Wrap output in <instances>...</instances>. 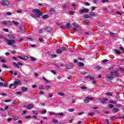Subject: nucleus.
<instances>
[{
  "label": "nucleus",
  "mask_w": 124,
  "mask_h": 124,
  "mask_svg": "<svg viewBox=\"0 0 124 124\" xmlns=\"http://www.w3.org/2000/svg\"><path fill=\"white\" fill-rule=\"evenodd\" d=\"M32 12H33V13H37V15H34L33 14L31 15V17H32L33 18H39L41 16H43V14L40 12V10L38 9H33L32 10Z\"/></svg>",
  "instance_id": "f257e3e1"
},
{
  "label": "nucleus",
  "mask_w": 124,
  "mask_h": 124,
  "mask_svg": "<svg viewBox=\"0 0 124 124\" xmlns=\"http://www.w3.org/2000/svg\"><path fill=\"white\" fill-rule=\"evenodd\" d=\"M5 40L7 41V44L8 45H13V44H16V42L14 39H7L5 38Z\"/></svg>",
  "instance_id": "f03ea898"
},
{
  "label": "nucleus",
  "mask_w": 124,
  "mask_h": 124,
  "mask_svg": "<svg viewBox=\"0 0 124 124\" xmlns=\"http://www.w3.org/2000/svg\"><path fill=\"white\" fill-rule=\"evenodd\" d=\"M66 50H67V49H66V48L63 47H61V48L56 49V53H57V54H62V52H63L64 51H66Z\"/></svg>",
  "instance_id": "7ed1b4c3"
},
{
  "label": "nucleus",
  "mask_w": 124,
  "mask_h": 124,
  "mask_svg": "<svg viewBox=\"0 0 124 124\" xmlns=\"http://www.w3.org/2000/svg\"><path fill=\"white\" fill-rule=\"evenodd\" d=\"M92 100H93V98L91 97H86L83 101L84 103H89V102H90V101H92Z\"/></svg>",
  "instance_id": "20e7f679"
},
{
  "label": "nucleus",
  "mask_w": 124,
  "mask_h": 124,
  "mask_svg": "<svg viewBox=\"0 0 124 124\" xmlns=\"http://www.w3.org/2000/svg\"><path fill=\"white\" fill-rule=\"evenodd\" d=\"M14 83L15 84L14 86L17 87V86L21 85V84H22V81L20 79H17L16 80L14 81Z\"/></svg>",
  "instance_id": "39448f33"
},
{
  "label": "nucleus",
  "mask_w": 124,
  "mask_h": 124,
  "mask_svg": "<svg viewBox=\"0 0 124 124\" xmlns=\"http://www.w3.org/2000/svg\"><path fill=\"white\" fill-rule=\"evenodd\" d=\"M9 1L7 0H3L0 2V5L3 6L9 5Z\"/></svg>",
  "instance_id": "423d86ee"
},
{
  "label": "nucleus",
  "mask_w": 124,
  "mask_h": 124,
  "mask_svg": "<svg viewBox=\"0 0 124 124\" xmlns=\"http://www.w3.org/2000/svg\"><path fill=\"white\" fill-rule=\"evenodd\" d=\"M13 65H14L15 67H16V68H20V66L19 65H23V64L22 63L18 62L17 63L14 62L13 63Z\"/></svg>",
  "instance_id": "0eeeda50"
},
{
  "label": "nucleus",
  "mask_w": 124,
  "mask_h": 124,
  "mask_svg": "<svg viewBox=\"0 0 124 124\" xmlns=\"http://www.w3.org/2000/svg\"><path fill=\"white\" fill-rule=\"evenodd\" d=\"M79 13L82 14L83 13H88L89 12V9L87 8L82 9L79 10Z\"/></svg>",
  "instance_id": "6e6552de"
},
{
  "label": "nucleus",
  "mask_w": 124,
  "mask_h": 124,
  "mask_svg": "<svg viewBox=\"0 0 124 124\" xmlns=\"http://www.w3.org/2000/svg\"><path fill=\"white\" fill-rule=\"evenodd\" d=\"M72 25L75 27V28H73V30H74L75 31H77V28H78V24H77V23L76 22H73L72 23Z\"/></svg>",
  "instance_id": "1a4fd4ad"
},
{
  "label": "nucleus",
  "mask_w": 124,
  "mask_h": 124,
  "mask_svg": "<svg viewBox=\"0 0 124 124\" xmlns=\"http://www.w3.org/2000/svg\"><path fill=\"white\" fill-rule=\"evenodd\" d=\"M108 100V98H104L102 100H101V102L102 104H106V101Z\"/></svg>",
  "instance_id": "9d476101"
},
{
  "label": "nucleus",
  "mask_w": 124,
  "mask_h": 124,
  "mask_svg": "<svg viewBox=\"0 0 124 124\" xmlns=\"http://www.w3.org/2000/svg\"><path fill=\"white\" fill-rule=\"evenodd\" d=\"M119 111H120V109L116 108H113L111 110V112H112V113H117Z\"/></svg>",
  "instance_id": "9b49d317"
},
{
  "label": "nucleus",
  "mask_w": 124,
  "mask_h": 124,
  "mask_svg": "<svg viewBox=\"0 0 124 124\" xmlns=\"http://www.w3.org/2000/svg\"><path fill=\"white\" fill-rule=\"evenodd\" d=\"M2 23L4 24V25H8L9 26L11 25V22L8 21H3Z\"/></svg>",
  "instance_id": "f8f14e48"
},
{
  "label": "nucleus",
  "mask_w": 124,
  "mask_h": 124,
  "mask_svg": "<svg viewBox=\"0 0 124 124\" xmlns=\"http://www.w3.org/2000/svg\"><path fill=\"white\" fill-rule=\"evenodd\" d=\"M71 26H72V24L70 23H67L65 25V27L67 29H70L71 28Z\"/></svg>",
  "instance_id": "ddd939ff"
},
{
  "label": "nucleus",
  "mask_w": 124,
  "mask_h": 124,
  "mask_svg": "<svg viewBox=\"0 0 124 124\" xmlns=\"http://www.w3.org/2000/svg\"><path fill=\"white\" fill-rule=\"evenodd\" d=\"M114 74L115 77H119L120 76V74L118 73V70H115L114 71Z\"/></svg>",
  "instance_id": "4468645a"
},
{
  "label": "nucleus",
  "mask_w": 124,
  "mask_h": 124,
  "mask_svg": "<svg viewBox=\"0 0 124 124\" xmlns=\"http://www.w3.org/2000/svg\"><path fill=\"white\" fill-rule=\"evenodd\" d=\"M90 16H91L92 17H94L95 16V13L94 12L91 11L89 13Z\"/></svg>",
  "instance_id": "2eb2a0df"
},
{
  "label": "nucleus",
  "mask_w": 124,
  "mask_h": 124,
  "mask_svg": "<svg viewBox=\"0 0 124 124\" xmlns=\"http://www.w3.org/2000/svg\"><path fill=\"white\" fill-rule=\"evenodd\" d=\"M78 65L80 67H82L83 66H85V64L83 63V62H79L78 63Z\"/></svg>",
  "instance_id": "dca6fc26"
},
{
  "label": "nucleus",
  "mask_w": 124,
  "mask_h": 124,
  "mask_svg": "<svg viewBox=\"0 0 124 124\" xmlns=\"http://www.w3.org/2000/svg\"><path fill=\"white\" fill-rule=\"evenodd\" d=\"M106 78H107V79H108V80H113V79H114V77L109 76L108 75L106 76Z\"/></svg>",
  "instance_id": "f3484780"
},
{
  "label": "nucleus",
  "mask_w": 124,
  "mask_h": 124,
  "mask_svg": "<svg viewBox=\"0 0 124 124\" xmlns=\"http://www.w3.org/2000/svg\"><path fill=\"white\" fill-rule=\"evenodd\" d=\"M33 108V105L31 104L28 105L26 107V108H28V109H32Z\"/></svg>",
  "instance_id": "a211bd4d"
},
{
  "label": "nucleus",
  "mask_w": 124,
  "mask_h": 124,
  "mask_svg": "<svg viewBox=\"0 0 124 124\" xmlns=\"http://www.w3.org/2000/svg\"><path fill=\"white\" fill-rule=\"evenodd\" d=\"M14 85H15V83H14V84H13V83L10 84V85H9V88H10V89H11V88H12V87H13V88H14V89H16V88H17V87H15V86H14Z\"/></svg>",
  "instance_id": "6ab92c4d"
},
{
  "label": "nucleus",
  "mask_w": 124,
  "mask_h": 124,
  "mask_svg": "<svg viewBox=\"0 0 124 124\" xmlns=\"http://www.w3.org/2000/svg\"><path fill=\"white\" fill-rule=\"evenodd\" d=\"M115 54H117V55H121L122 54V52L120 51L119 50L115 49Z\"/></svg>",
  "instance_id": "aec40b11"
},
{
  "label": "nucleus",
  "mask_w": 124,
  "mask_h": 124,
  "mask_svg": "<svg viewBox=\"0 0 124 124\" xmlns=\"http://www.w3.org/2000/svg\"><path fill=\"white\" fill-rule=\"evenodd\" d=\"M10 39H14L15 38V36H14V35H12V34H9L8 35Z\"/></svg>",
  "instance_id": "412c9836"
},
{
  "label": "nucleus",
  "mask_w": 124,
  "mask_h": 124,
  "mask_svg": "<svg viewBox=\"0 0 124 124\" xmlns=\"http://www.w3.org/2000/svg\"><path fill=\"white\" fill-rule=\"evenodd\" d=\"M21 91L22 92H26V91H28V89L27 88V87H22L21 88Z\"/></svg>",
  "instance_id": "4be33fe9"
},
{
  "label": "nucleus",
  "mask_w": 124,
  "mask_h": 124,
  "mask_svg": "<svg viewBox=\"0 0 124 124\" xmlns=\"http://www.w3.org/2000/svg\"><path fill=\"white\" fill-rule=\"evenodd\" d=\"M87 78H88L89 79H90V80H94V77H91L90 75H88L87 76Z\"/></svg>",
  "instance_id": "5701e85b"
},
{
  "label": "nucleus",
  "mask_w": 124,
  "mask_h": 124,
  "mask_svg": "<svg viewBox=\"0 0 124 124\" xmlns=\"http://www.w3.org/2000/svg\"><path fill=\"white\" fill-rule=\"evenodd\" d=\"M107 95H108V96H112L113 95V94L112 93V92H108L105 93Z\"/></svg>",
  "instance_id": "b1692460"
},
{
  "label": "nucleus",
  "mask_w": 124,
  "mask_h": 124,
  "mask_svg": "<svg viewBox=\"0 0 124 124\" xmlns=\"http://www.w3.org/2000/svg\"><path fill=\"white\" fill-rule=\"evenodd\" d=\"M30 59L32 62H35L36 61V59H35L34 57L31 56Z\"/></svg>",
  "instance_id": "393cba45"
},
{
  "label": "nucleus",
  "mask_w": 124,
  "mask_h": 124,
  "mask_svg": "<svg viewBox=\"0 0 124 124\" xmlns=\"http://www.w3.org/2000/svg\"><path fill=\"white\" fill-rule=\"evenodd\" d=\"M73 66H71L70 65H66V66L65 67V69H69L70 67H72Z\"/></svg>",
  "instance_id": "a878e982"
},
{
  "label": "nucleus",
  "mask_w": 124,
  "mask_h": 124,
  "mask_svg": "<svg viewBox=\"0 0 124 124\" xmlns=\"http://www.w3.org/2000/svg\"><path fill=\"white\" fill-rule=\"evenodd\" d=\"M12 23L13 24H14V25H15L16 26H18V25H19V23H18V22H15V21L14 20L12 21Z\"/></svg>",
  "instance_id": "bb28decb"
},
{
  "label": "nucleus",
  "mask_w": 124,
  "mask_h": 124,
  "mask_svg": "<svg viewBox=\"0 0 124 124\" xmlns=\"http://www.w3.org/2000/svg\"><path fill=\"white\" fill-rule=\"evenodd\" d=\"M109 34H110L111 36H116L117 35L116 33H113L112 32H110Z\"/></svg>",
  "instance_id": "cd10ccee"
},
{
  "label": "nucleus",
  "mask_w": 124,
  "mask_h": 124,
  "mask_svg": "<svg viewBox=\"0 0 124 124\" xmlns=\"http://www.w3.org/2000/svg\"><path fill=\"white\" fill-rule=\"evenodd\" d=\"M47 18H49V16H48V15H45L43 16V19H47Z\"/></svg>",
  "instance_id": "c85d7f7f"
},
{
  "label": "nucleus",
  "mask_w": 124,
  "mask_h": 124,
  "mask_svg": "<svg viewBox=\"0 0 124 124\" xmlns=\"http://www.w3.org/2000/svg\"><path fill=\"white\" fill-rule=\"evenodd\" d=\"M46 112H47V110H46V109L44 110H42V111H41V114L42 115H43V114H46Z\"/></svg>",
  "instance_id": "c756f323"
},
{
  "label": "nucleus",
  "mask_w": 124,
  "mask_h": 124,
  "mask_svg": "<svg viewBox=\"0 0 124 124\" xmlns=\"http://www.w3.org/2000/svg\"><path fill=\"white\" fill-rule=\"evenodd\" d=\"M110 118L111 121H115V120H116V117H115V116H112Z\"/></svg>",
  "instance_id": "7c9ffc66"
},
{
  "label": "nucleus",
  "mask_w": 124,
  "mask_h": 124,
  "mask_svg": "<svg viewBox=\"0 0 124 124\" xmlns=\"http://www.w3.org/2000/svg\"><path fill=\"white\" fill-rule=\"evenodd\" d=\"M84 5L85 6H89L91 5V4H90V3H89L88 2H84Z\"/></svg>",
  "instance_id": "2f4dec72"
},
{
  "label": "nucleus",
  "mask_w": 124,
  "mask_h": 124,
  "mask_svg": "<svg viewBox=\"0 0 124 124\" xmlns=\"http://www.w3.org/2000/svg\"><path fill=\"white\" fill-rule=\"evenodd\" d=\"M66 7H67V5L66 4H63V6H62V8L63 9H65Z\"/></svg>",
  "instance_id": "473e14b6"
},
{
  "label": "nucleus",
  "mask_w": 124,
  "mask_h": 124,
  "mask_svg": "<svg viewBox=\"0 0 124 124\" xmlns=\"http://www.w3.org/2000/svg\"><path fill=\"white\" fill-rule=\"evenodd\" d=\"M58 94H59V95H61V96H63V95H64V93H62V92H59L58 93Z\"/></svg>",
  "instance_id": "72a5a7b5"
},
{
  "label": "nucleus",
  "mask_w": 124,
  "mask_h": 124,
  "mask_svg": "<svg viewBox=\"0 0 124 124\" xmlns=\"http://www.w3.org/2000/svg\"><path fill=\"white\" fill-rule=\"evenodd\" d=\"M83 17L84 18H90V16H89L88 15H83Z\"/></svg>",
  "instance_id": "f704fd0d"
},
{
  "label": "nucleus",
  "mask_w": 124,
  "mask_h": 124,
  "mask_svg": "<svg viewBox=\"0 0 124 124\" xmlns=\"http://www.w3.org/2000/svg\"><path fill=\"white\" fill-rule=\"evenodd\" d=\"M67 111H69V112H73L74 111V108H68L67 109Z\"/></svg>",
  "instance_id": "c9c22d12"
},
{
  "label": "nucleus",
  "mask_w": 124,
  "mask_h": 124,
  "mask_svg": "<svg viewBox=\"0 0 124 124\" xmlns=\"http://www.w3.org/2000/svg\"><path fill=\"white\" fill-rule=\"evenodd\" d=\"M109 108H114V105L109 104L108 105Z\"/></svg>",
  "instance_id": "e433bc0d"
},
{
  "label": "nucleus",
  "mask_w": 124,
  "mask_h": 124,
  "mask_svg": "<svg viewBox=\"0 0 124 124\" xmlns=\"http://www.w3.org/2000/svg\"><path fill=\"white\" fill-rule=\"evenodd\" d=\"M108 62V60L107 59H104L102 61V62H103V63H105V62Z\"/></svg>",
  "instance_id": "4c0bfd02"
},
{
  "label": "nucleus",
  "mask_w": 124,
  "mask_h": 124,
  "mask_svg": "<svg viewBox=\"0 0 124 124\" xmlns=\"http://www.w3.org/2000/svg\"><path fill=\"white\" fill-rule=\"evenodd\" d=\"M45 31H51V29H49V28H46L45 29Z\"/></svg>",
  "instance_id": "58836bf2"
},
{
  "label": "nucleus",
  "mask_w": 124,
  "mask_h": 124,
  "mask_svg": "<svg viewBox=\"0 0 124 124\" xmlns=\"http://www.w3.org/2000/svg\"><path fill=\"white\" fill-rule=\"evenodd\" d=\"M49 11L50 12H51V13H53V14L55 13V10H54L53 9H50L49 10Z\"/></svg>",
  "instance_id": "ea45409f"
},
{
  "label": "nucleus",
  "mask_w": 124,
  "mask_h": 124,
  "mask_svg": "<svg viewBox=\"0 0 124 124\" xmlns=\"http://www.w3.org/2000/svg\"><path fill=\"white\" fill-rule=\"evenodd\" d=\"M78 60L79 61H81V62H83V61L85 60V59H83V58H82L81 57H78Z\"/></svg>",
  "instance_id": "a19ab883"
},
{
  "label": "nucleus",
  "mask_w": 124,
  "mask_h": 124,
  "mask_svg": "<svg viewBox=\"0 0 124 124\" xmlns=\"http://www.w3.org/2000/svg\"><path fill=\"white\" fill-rule=\"evenodd\" d=\"M0 38L1 39H5V38H5V37H4L3 35H0Z\"/></svg>",
  "instance_id": "79ce46f5"
},
{
  "label": "nucleus",
  "mask_w": 124,
  "mask_h": 124,
  "mask_svg": "<svg viewBox=\"0 0 124 124\" xmlns=\"http://www.w3.org/2000/svg\"><path fill=\"white\" fill-rule=\"evenodd\" d=\"M53 123H54V124H58V121L57 120V119H53L52 120Z\"/></svg>",
  "instance_id": "37998d69"
},
{
  "label": "nucleus",
  "mask_w": 124,
  "mask_h": 124,
  "mask_svg": "<svg viewBox=\"0 0 124 124\" xmlns=\"http://www.w3.org/2000/svg\"><path fill=\"white\" fill-rule=\"evenodd\" d=\"M70 15H73L74 14V12L73 11H71L69 12Z\"/></svg>",
  "instance_id": "c03bdc74"
},
{
  "label": "nucleus",
  "mask_w": 124,
  "mask_h": 124,
  "mask_svg": "<svg viewBox=\"0 0 124 124\" xmlns=\"http://www.w3.org/2000/svg\"><path fill=\"white\" fill-rule=\"evenodd\" d=\"M88 115L89 116H93V115H94V112H90V113H88Z\"/></svg>",
  "instance_id": "a18cd8bd"
},
{
  "label": "nucleus",
  "mask_w": 124,
  "mask_h": 124,
  "mask_svg": "<svg viewBox=\"0 0 124 124\" xmlns=\"http://www.w3.org/2000/svg\"><path fill=\"white\" fill-rule=\"evenodd\" d=\"M43 79L44 80V81H46V83H48V79H46L45 77H43Z\"/></svg>",
  "instance_id": "49530a36"
},
{
  "label": "nucleus",
  "mask_w": 124,
  "mask_h": 124,
  "mask_svg": "<svg viewBox=\"0 0 124 124\" xmlns=\"http://www.w3.org/2000/svg\"><path fill=\"white\" fill-rule=\"evenodd\" d=\"M85 23H86L87 24H89L90 23V21L88 19H84Z\"/></svg>",
  "instance_id": "de8ad7c7"
},
{
  "label": "nucleus",
  "mask_w": 124,
  "mask_h": 124,
  "mask_svg": "<svg viewBox=\"0 0 124 124\" xmlns=\"http://www.w3.org/2000/svg\"><path fill=\"white\" fill-rule=\"evenodd\" d=\"M0 62H6V61H5V59H0Z\"/></svg>",
  "instance_id": "09e8293b"
},
{
  "label": "nucleus",
  "mask_w": 124,
  "mask_h": 124,
  "mask_svg": "<svg viewBox=\"0 0 124 124\" xmlns=\"http://www.w3.org/2000/svg\"><path fill=\"white\" fill-rule=\"evenodd\" d=\"M83 114H84V111H80L78 113V115H83Z\"/></svg>",
  "instance_id": "8fccbe9b"
},
{
  "label": "nucleus",
  "mask_w": 124,
  "mask_h": 124,
  "mask_svg": "<svg viewBox=\"0 0 124 124\" xmlns=\"http://www.w3.org/2000/svg\"><path fill=\"white\" fill-rule=\"evenodd\" d=\"M20 30L21 31H25V27H24V26H22L20 27Z\"/></svg>",
  "instance_id": "3c124183"
},
{
  "label": "nucleus",
  "mask_w": 124,
  "mask_h": 124,
  "mask_svg": "<svg viewBox=\"0 0 124 124\" xmlns=\"http://www.w3.org/2000/svg\"><path fill=\"white\" fill-rule=\"evenodd\" d=\"M57 57V55L56 54H51V58H56Z\"/></svg>",
  "instance_id": "603ef678"
},
{
  "label": "nucleus",
  "mask_w": 124,
  "mask_h": 124,
  "mask_svg": "<svg viewBox=\"0 0 124 124\" xmlns=\"http://www.w3.org/2000/svg\"><path fill=\"white\" fill-rule=\"evenodd\" d=\"M46 89H49L51 88V86L50 85H46Z\"/></svg>",
  "instance_id": "864d4df0"
},
{
  "label": "nucleus",
  "mask_w": 124,
  "mask_h": 124,
  "mask_svg": "<svg viewBox=\"0 0 124 124\" xmlns=\"http://www.w3.org/2000/svg\"><path fill=\"white\" fill-rule=\"evenodd\" d=\"M4 102H11V99H7V100H5Z\"/></svg>",
  "instance_id": "5fc2aeb1"
},
{
  "label": "nucleus",
  "mask_w": 124,
  "mask_h": 124,
  "mask_svg": "<svg viewBox=\"0 0 124 124\" xmlns=\"http://www.w3.org/2000/svg\"><path fill=\"white\" fill-rule=\"evenodd\" d=\"M3 87H7L8 86L7 82L4 83V84L3 83Z\"/></svg>",
  "instance_id": "6e6d98bb"
},
{
  "label": "nucleus",
  "mask_w": 124,
  "mask_h": 124,
  "mask_svg": "<svg viewBox=\"0 0 124 124\" xmlns=\"http://www.w3.org/2000/svg\"><path fill=\"white\" fill-rule=\"evenodd\" d=\"M2 67H4V68H8V67H7L5 64H2Z\"/></svg>",
  "instance_id": "4d7b16f0"
},
{
  "label": "nucleus",
  "mask_w": 124,
  "mask_h": 124,
  "mask_svg": "<svg viewBox=\"0 0 124 124\" xmlns=\"http://www.w3.org/2000/svg\"><path fill=\"white\" fill-rule=\"evenodd\" d=\"M43 31H44L43 30L40 29L39 30L38 32L39 33H42V32H43Z\"/></svg>",
  "instance_id": "13d9d810"
},
{
  "label": "nucleus",
  "mask_w": 124,
  "mask_h": 124,
  "mask_svg": "<svg viewBox=\"0 0 124 124\" xmlns=\"http://www.w3.org/2000/svg\"><path fill=\"white\" fill-rule=\"evenodd\" d=\"M39 42H43V39L42 38H39Z\"/></svg>",
  "instance_id": "bf43d9fd"
},
{
  "label": "nucleus",
  "mask_w": 124,
  "mask_h": 124,
  "mask_svg": "<svg viewBox=\"0 0 124 124\" xmlns=\"http://www.w3.org/2000/svg\"><path fill=\"white\" fill-rule=\"evenodd\" d=\"M12 14V13H11V12H7V13H6V15H8V16H10V15H11Z\"/></svg>",
  "instance_id": "052dcab7"
},
{
  "label": "nucleus",
  "mask_w": 124,
  "mask_h": 124,
  "mask_svg": "<svg viewBox=\"0 0 124 124\" xmlns=\"http://www.w3.org/2000/svg\"><path fill=\"white\" fill-rule=\"evenodd\" d=\"M39 90H44V88H43V86H39Z\"/></svg>",
  "instance_id": "680f3d73"
},
{
  "label": "nucleus",
  "mask_w": 124,
  "mask_h": 124,
  "mask_svg": "<svg viewBox=\"0 0 124 124\" xmlns=\"http://www.w3.org/2000/svg\"><path fill=\"white\" fill-rule=\"evenodd\" d=\"M26 60H28V56H26L23 57V61H26Z\"/></svg>",
  "instance_id": "e2e57ef3"
},
{
  "label": "nucleus",
  "mask_w": 124,
  "mask_h": 124,
  "mask_svg": "<svg viewBox=\"0 0 124 124\" xmlns=\"http://www.w3.org/2000/svg\"><path fill=\"white\" fill-rule=\"evenodd\" d=\"M12 121V118H10L7 119V122H11Z\"/></svg>",
  "instance_id": "0e129e2a"
},
{
  "label": "nucleus",
  "mask_w": 124,
  "mask_h": 124,
  "mask_svg": "<svg viewBox=\"0 0 124 124\" xmlns=\"http://www.w3.org/2000/svg\"><path fill=\"white\" fill-rule=\"evenodd\" d=\"M0 95H2L3 96H4L6 95V93H0Z\"/></svg>",
  "instance_id": "69168bd1"
},
{
  "label": "nucleus",
  "mask_w": 124,
  "mask_h": 124,
  "mask_svg": "<svg viewBox=\"0 0 124 124\" xmlns=\"http://www.w3.org/2000/svg\"><path fill=\"white\" fill-rule=\"evenodd\" d=\"M57 116H63V114L62 113H58Z\"/></svg>",
  "instance_id": "338daca9"
},
{
  "label": "nucleus",
  "mask_w": 124,
  "mask_h": 124,
  "mask_svg": "<svg viewBox=\"0 0 124 124\" xmlns=\"http://www.w3.org/2000/svg\"><path fill=\"white\" fill-rule=\"evenodd\" d=\"M39 93V94H44L45 93L43 92V91H40Z\"/></svg>",
  "instance_id": "774afa93"
}]
</instances>
